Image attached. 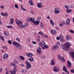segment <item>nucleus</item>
<instances>
[{"mask_svg": "<svg viewBox=\"0 0 74 74\" xmlns=\"http://www.w3.org/2000/svg\"><path fill=\"white\" fill-rule=\"evenodd\" d=\"M37 54L38 55H41L42 53V51L41 50H39L38 49H37Z\"/></svg>", "mask_w": 74, "mask_h": 74, "instance_id": "obj_13", "label": "nucleus"}, {"mask_svg": "<svg viewBox=\"0 0 74 74\" xmlns=\"http://www.w3.org/2000/svg\"><path fill=\"white\" fill-rule=\"evenodd\" d=\"M11 65L12 66L14 67H17V66H16V64L12 63L11 64Z\"/></svg>", "mask_w": 74, "mask_h": 74, "instance_id": "obj_33", "label": "nucleus"}, {"mask_svg": "<svg viewBox=\"0 0 74 74\" xmlns=\"http://www.w3.org/2000/svg\"><path fill=\"white\" fill-rule=\"evenodd\" d=\"M60 38L59 37H57L56 38V39L57 40H60V41L62 42H65V40H64V37H63V36L62 34H60Z\"/></svg>", "mask_w": 74, "mask_h": 74, "instance_id": "obj_2", "label": "nucleus"}, {"mask_svg": "<svg viewBox=\"0 0 74 74\" xmlns=\"http://www.w3.org/2000/svg\"><path fill=\"white\" fill-rule=\"evenodd\" d=\"M6 27L8 28H9V29H10V28H12V29H14V27H13L12 26V25L6 26Z\"/></svg>", "mask_w": 74, "mask_h": 74, "instance_id": "obj_36", "label": "nucleus"}, {"mask_svg": "<svg viewBox=\"0 0 74 74\" xmlns=\"http://www.w3.org/2000/svg\"><path fill=\"white\" fill-rule=\"evenodd\" d=\"M71 72L72 73H74V69H71Z\"/></svg>", "mask_w": 74, "mask_h": 74, "instance_id": "obj_49", "label": "nucleus"}, {"mask_svg": "<svg viewBox=\"0 0 74 74\" xmlns=\"http://www.w3.org/2000/svg\"><path fill=\"white\" fill-rule=\"evenodd\" d=\"M71 43L69 42H67L66 43H65L64 45H62L61 46V48L63 49V50H67L71 46Z\"/></svg>", "mask_w": 74, "mask_h": 74, "instance_id": "obj_1", "label": "nucleus"}, {"mask_svg": "<svg viewBox=\"0 0 74 74\" xmlns=\"http://www.w3.org/2000/svg\"><path fill=\"white\" fill-rule=\"evenodd\" d=\"M40 27H43V24L41 22L40 24Z\"/></svg>", "mask_w": 74, "mask_h": 74, "instance_id": "obj_39", "label": "nucleus"}, {"mask_svg": "<svg viewBox=\"0 0 74 74\" xmlns=\"http://www.w3.org/2000/svg\"><path fill=\"white\" fill-rule=\"evenodd\" d=\"M30 18H26V20L27 22L28 23H29V22L30 21Z\"/></svg>", "mask_w": 74, "mask_h": 74, "instance_id": "obj_32", "label": "nucleus"}, {"mask_svg": "<svg viewBox=\"0 0 74 74\" xmlns=\"http://www.w3.org/2000/svg\"><path fill=\"white\" fill-rule=\"evenodd\" d=\"M30 12L32 14H34V12L33 11L31 10Z\"/></svg>", "mask_w": 74, "mask_h": 74, "instance_id": "obj_56", "label": "nucleus"}, {"mask_svg": "<svg viewBox=\"0 0 74 74\" xmlns=\"http://www.w3.org/2000/svg\"><path fill=\"white\" fill-rule=\"evenodd\" d=\"M70 32L71 33L73 34L74 33V31L72 29H71L70 30Z\"/></svg>", "mask_w": 74, "mask_h": 74, "instance_id": "obj_45", "label": "nucleus"}, {"mask_svg": "<svg viewBox=\"0 0 74 74\" xmlns=\"http://www.w3.org/2000/svg\"><path fill=\"white\" fill-rule=\"evenodd\" d=\"M16 22L18 25H19V27H20L21 28V26L23 25V22L17 19L16 20Z\"/></svg>", "mask_w": 74, "mask_h": 74, "instance_id": "obj_4", "label": "nucleus"}, {"mask_svg": "<svg viewBox=\"0 0 74 74\" xmlns=\"http://www.w3.org/2000/svg\"><path fill=\"white\" fill-rule=\"evenodd\" d=\"M27 71V70H26V69H23L21 70V72L23 73H26Z\"/></svg>", "mask_w": 74, "mask_h": 74, "instance_id": "obj_26", "label": "nucleus"}, {"mask_svg": "<svg viewBox=\"0 0 74 74\" xmlns=\"http://www.w3.org/2000/svg\"><path fill=\"white\" fill-rule=\"evenodd\" d=\"M29 25V24L28 23H26L25 24V25H21V28L23 29V28H24L26 27V26H27Z\"/></svg>", "mask_w": 74, "mask_h": 74, "instance_id": "obj_17", "label": "nucleus"}, {"mask_svg": "<svg viewBox=\"0 0 74 74\" xmlns=\"http://www.w3.org/2000/svg\"><path fill=\"white\" fill-rule=\"evenodd\" d=\"M26 67L27 70L30 69L31 67H32V65L30 64V63L29 62H28L27 61H26Z\"/></svg>", "mask_w": 74, "mask_h": 74, "instance_id": "obj_6", "label": "nucleus"}, {"mask_svg": "<svg viewBox=\"0 0 74 74\" xmlns=\"http://www.w3.org/2000/svg\"><path fill=\"white\" fill-rule=\"evenodd\" d=\"M0 38L2 40H3V41H4V37H3V36H1Z\"/></svg>", "mask_w": 74, "mask_h": 74, "instance_id": "obj_40", "label": "nucleus"}, {"mask_svg": "<svg viewBox=\"0 0 74 74\" xmlns=\"http://www.w3.org/2000/svg\"><path fill=\"white\" fill-rule=\"evenodd\" d=\"M34 23L35 26H36L37 25H39V23H40V21H34Z\"/></svg>", "mask_w": 74, "mask_h": 74, "instance_id": "obj_15", "label": "nucleus"}, {"mask_svg": "<svg viewBox=\"0 0 74 74\" xmlns=\"http://www.w3.org/2000/svg\"><path fill=\"white\" fill-rule=\"evenodd\" d=\"M41 19V17L39 16L37 17V19L38 21H40Z\"/></svg>", "mask_w": 74, "mask_h": 74, "instance_id": "obj_44", "label": "nucleus"}, {"mask_svg": "<svg viewBox=\"0 0 74 74\" xmlns=\"http://www.w3.org/2000/svg\"><path fill=\"white\" fill-rule=\"evenodd\" d=\"M4 34L5 36H7V37H9L10 36V34L8 32H6V31L4 32Z\"/></svg>", "mask_w": 74, "mask_h": 74, "instance_id": "obj_16", "label": "nucleus"}, {"mask_svg": "<svg viewBox=\"0 0 74 74\" xmlns=\"http://www.w3.org/2000/svg\"><path fill=\"white\" fill-rule=\"evenodd\" d=\"M51 66H54L55 64V61L53 59L51 60Z\"/></svg>", "mask_w": 74, "mask_h": 74, "instance_id": "obj_21", "label": "nucleus"}, {"mask_svg": "<svg viewBox=\"0 0 74 74\" xmlns=\"http://www.w3.org/2000/svg\"><path fill=\"white\" fill-rule=\"evenodd\" d=\"M42 42H40L39 43V46H41V45H42Z\"/></svg>", "mask_w": 74, "mask_h": 74, "instance_id": "obj_55", "label": "nucleus"}, {"mask_svg": "<svg viewBox=\"0 0 74 74\" xmlns=\"http://www.w3.org/2000/svg\"><path fill=\"white\" fill-rule=\"evenodd\" d=\"M8 42L9 44H12V42L11 40H9L8 41Z\"/></svg>", "mask_w": 74, "mask_h": 74, "instance_id": "obj_51", "label": "nucleus"}, {"mask_svg": "<svg viewBox=\"0 0 74 74\" xmlns=\"http://www.w3.org/2000/svg\"><path fill=\"white\" fill-rule=\"evenodd\" d=\"M10 73L12 74H15L16 73V71H10Z\"/></svg>", "mask_w": 74, "mask_h": 74, "instance_id": "obj_30", "label": "nucleus"}, {"mask_svg": "<svg viewBox=\"0 0 74 74\" xmlns=\"http://www.w3.org/2000/svg\"><path fill=\"white\" fill-rule=\"evenodd\" d=\"M26 56H28V57H29V58H31L33 56V54L32 53H26Z\"/></svg>", "mask_w": 74, "mask_h": 74, "instance_id": "obj_14", "label": "nucleus"}, {"mask_svg": "<svg viewBox=\"0 0 74 74\" xmlns=\"http://www.w3.org/2000/svg\"><path fill=\"white\" fill-rule=\"evenodd\" d=\"M56 29L57 30H59V28H58V27H56Z\"/></svg>", "mask_w": 74, "mask_h": 74, "instance_id": "obj_63", "label": "nucleus"}, {"mask_svg": "<svg viewBox=\"0 0 74 74\" xmlns=\"http://www.w3.org/2000/svg\"><path fill=\"white\" fill-rule=\"evenodd\" d=\"M1 15L3 16H5V13H1Z\"/></svg>", "mask_w": 74, "mask_h": 74, "instance_id": "obj_52", "label": "nucleus"}, {"mask_svg": "<svg viewBox=\"0 0 74 74\" xmlns=\"http://www.w3.org/2000/svg\"><path fill=\"white\" fill-rule=\"evenodd\" d=\"M4 48H5L7 49V50L8 49L7 48V47L6 46H4Z\"/></svg>", "mask_w": 74, "mask_h": 74, "instance_id": "obj_64", "label": "nucleus"}, {"mask_svg": "<svg viewBox=\"0 0 74 74\" xmlns=\"http://www.w3.org/2000/svg\"><path fill=\"white\" fill-rule=\"evenodd\" d=\"M59 45H60V42H58L56 45L51 47V49L52 50H55V49H58L59 47Z\"/></svg>", "mask_w": 74, "mask_h": 74, "instance_id": "obj_5", "label": "nucleus"}, {"mask_svg": "<svg viewBox=\"0 0 74 74\" xmlns=\"http://www.w3.org/2000/svg\"><path fill=\"white\" fill-rule=\"evenodd\" d=\"M62 25H64L65 24V22L64 21H62Z\"/></svg>", "mask_w": 74, "mask_h": 74, "instance_id": "obj_61", "label": "nucleus"}, {"mask_svg": "<svg viewBox=\"0 0 74 74\" xmlns=\"http://www.w3.org/2000/svg\"><path fill=\"white\" fill-rule=\"evenodd\" d=\"M20 57L22 60H25V58H24V57L23 56H20Z\"/></svg>", "mask_w": 74, "mask_h": 74, "instance_id": "obj_37", "label": "nucleus"}, {"mask_svg": "<svg viewBox=\"0 0 74 74\" xmlns=\"http://www.w3.org/2000/svg\"><path fill=\"white\" fill-rule=\"evenodd\" d=\"M20 67H24V66H25V65H24V64H20Z\"/></svg>", "mask_w": 74, "mask_h": 74, "instance_id": "obj_46", "label": "nucleus"}, {"mask_svg": "<svg viewBox=\"0 0 74 74\" xmlns=\"http://www.w3.org/2000/svg\"><path fill=\"white\" fill-rule=\"evenodd\" d=\"M67 67L68 68H71L72 67V65L71 64V63L70 61L69 60L67 62Z\"/></svg>", "mask_w": 74, "mask_h": 74, "instance_id": "obj_9", "label": "nucleus"}, {"mask_svg": "<svg viewBox=\"0 0 74 74\" xmlns=\"http://www.w3.org/2000/svg\"><path fill=\"white\" fill-rule=\"evenodd\" d=\"M14 6L15 7V8H17V9H18V5H17V4H16Z\"/></svg>", "mask_w": 74, "mask_h": 74, "instance_id": "obj_42", "label": "nucleus"}, {"mask_svg": "<svg viewBox=\"0 0 74 74\" xmlns=\"http://www.w3.org/2000/svg\"><path fill=\"white\" fill-rule=\"evenodd\" d=\"M8 57V55L7 53H5V54L3 56V59H6Z\"/></svg>", "mask_w": 74, "mask_h": 74, "instance_id": "obj_20", "label": "nucleus"}, {"mask_svg": "<svg viewBox=\"0 0 74 74\" xmlns=\"http://www.w3.org/2000/svg\"><path fill=\"white\" fill-rule=\"evenodd\" d=\"M70 19L69 18H68L66 20V23L67 25H68L69 24H70Z\"/></svg>", "mask_w": 74, "mask_h": 74, "instance_id": "obj_19", "label": "nucleus"}, {"mask_svg": "<svg viewBox=\"0 0 74 74\" xmlns=\"http://www.w3.org/2000/svg\"><path fill=\"white\" fill-rule=\"evenodd\" d=\"M32 42L34 44H36L37 43L36 42H34V41H33Z\"/></svg>", "mask_w": 74, "mask_h": 74, "instance_id": "obj_54", "label": "nucleus"}, {"mask_svg": "<svg viewBox=\"0 0 74 74\" xmlns=\"http://www.w3.org/2000/svg\"><path fill=\"white\" fill-rule=\"evenodd\" d=\"M10 22H9V23L11 24L12 25L14 23V19L13 18H11L10 19Z\"/></svg>", "mask_w": 74, "mask_h": 74, "instance_id": "obj_23", "label": "nucleus"}, {"mask_svg": "<svg viewBox=\"0 0 74 74\" xmlns=\"http://www.w3.org/2000/svg\"><path fill=\"white\" fill-rule=\"evenodd\" d=\"M41 46L43 49H45L44 47H44V44H43V43H42V45H41Z\"/></svg>", "mask_w": 74, "mask_h": 74, "instance_id": "obj_41", "label": "nucleus"}, {"mask_svg": "<svg viewBox=\"0 0 74 74\" xmlns=\"http://www.w3.org/2000/svg\"><path fill=\"white\" fill-rule=\"evenodd\" d=\"M37 33H34V36H37Z\"/></svg>", "mask_w": 74, "mask_h": 74, "instance_id": "obj_62", "label": "nucleus"}, {"mask_svg": "<svg viewBox=\"0 0 74 74\" xmlns=\"http://www.w3.org/2000/svg\"><path fill=\"white\" fill-rule=\"evenodd\" d=\"M8 14L6 13H5V16L6 17H7V16H8Z\"/></svg>", "mask_w": 74, "mask_h": 74, "instance_id": "obj_47", "label": "nucleus"}, {"mask_svg": "<svg viewBox=\"0 0 74 74\" xmlns=\"http://www.w3.org/2000/svg\"><path fill=\"white\" fill-rule=\"evenodd\" d=\"M44 47H45L44 48H45V49H47L48 48H49V46H48V45H44Z\"/></svg>", "mask_w": 74, "mask_h": 74, "instance_id": "obj_35", "label": "nucleus"}, {"mask_svg": "<svg viewBox=\"0 0 74 74\" xmlns=\"http://www.w3.org/2000/svg\"><path fill=\"white\" fill-rule=\"evenodd\" d=\"M59 25L60 26V27H62V26H63V24H62L60 23L59 24Z\"/></svg>", "mask_w": 74, "mask_h": 74, "instance_id": "obj_58", "label": "nucleus"}, {"mask_svg": "<svg viewBox=\"0 0 74 74\" xmlns=\"http://www.w3.org/2000/svg\"><path fill=\"white\" fill-rule=\"evenodd\" d=\"M65 8H66L67 9V10H68V9H69V8H68L69 6H67V5H65Z\"/></svg>", "mask_w": 74, "mask_h": 74, "instance_id": "obj_48", "label": "nucleus"}, {"mask_svg": "<svg viewBox=\"0 0 74 74\" xmlns=\"http://www.w3.org/2000/svg\"><path fill=\"white\" fill-rule=\"evenodd\" d=\"M70 55L73 58H74V53L73 51H71L70 53Z\"/></svg>", "mask_w": 74, "mask_h": 74, "instance_id": "obj_22", "label": "nucleus"}, {"mask_svg": "<svg viewBox=\"0 0 74 74\" xmlns=\"http://www.w3.org/2000/svg\"><path fill=\"white\" fill-rule=\"evenodd\" d=\"M28 60L30 61L31 62H33V60H34V58H31L28 59Z\"/></svg>", "mask_w": 74, "mask_h": 74, "instance_id": "obj_28", "label": "nucleus"}, {"mask_svg": "<svg viewBox=\"0 0 74 74\" xmlns=\"http://www.w3.org/2000/svg\"><path fill=\"white\" fill-rule=\"evenodd\" d=\"M50 22L51 25H52V26H54V25H55V24H54V23H53V22L52 21V20H50Z\"/></svg>", "mask_w": 74, "mask_h": 74, "instance_id": "obj_31", "label": "nucleus"}, {"mask_svg": "<svg viewBox=\"0 0 74 74\" xmlns=\"http://www.w3.org/2000/svg\"><path fill=\"white\" fill-rule=\"evenodd\" d=\"M37 7H38V8H41V7H44L43 5H42L41 4H40V3H37Z\"/></svg>", "mask_w": 74, "mask_h": 74, "instance_id": "obj_24", "label": "nucleus"}, {"mask_svg": "<svg viewBox=\"0 0 74 74\" xmlns=\"http://www.w3.org/2000/svg\"><path fill=\"white\" fill-rule=\"evenodd\" d=\"M0 7L1 9H3L4 8V7L3 6H0Z\"/></svg>", "mask_w": 74, "mask_h": 74, "instance_id": "obj_57", "label": "nucleus"}, {"mask_svg": "<svg viewBox=\"0 0 74 74\" xmlns=\"http://www.w3.org/2000/svg\"><path fill=\"white\" fill-rule=\"evenodd\" d=\"M63 71H65L66 73H67L68 74H69V71L67 70V68H66V66H63Z\"/></svg>", "mask_w": 74, "mask_h": 74, "instance_id": "obj_11", "label": "nucleus"}, {"mask_svg": "<svg viewBox=\"0 0 74 74\" xmlns=\"http://www.w3.org/2000/svg\"><path fill=\"white\" fill-rule=\"evenodd\" d=\"M21 10H22L23 11H26V9H24L23 7V6H22V5L21 4Z\"/></svg>", "mask_w": 74, "mask_h": 74, "instance_id": "obj_29", "label": "nucleus"}, {"mask_svg": "<svg viewBox=\"0 0 74 74\" xmlns=\"http://www.w3.org/2000/svg\"><path fill=\"white\" fill-rule=\"evenodd\" d=\"M72 11V10L71 9L70 10H66V12H67V13H70Z\"/></svg>", "mask_w": 74, "mask_h": 74, "instance_id": "obj_34", "label": "nucleus"}, {"mask_svg": "<svg viewBox=\"0 0 74 74\" xmlns=\"http://www.w3.org/2000/svg\"><path fill=\"white\" fill-rule=\"evenodd\" d=\"M2 70H3V69L2 68H0V73L2 71Z\"/></svg>", "mask_w": 74, "mask_h": 74, "instance_id": "obj_60", "label": "nucleus"}, {"mask_svg": "<svg viewBox=\"0 0 74 74\" xmlns=\"http://www.w3.org/2000/svg\"><path fill=\"white\" fill-rule=\"evenodd\" d=\"M13 71H16V68H14V70Z\"/></svg>", "mask_w": 74, "mask_h": 74, "instance_id": "obj_59", "label": "nucleus"}, {"mask_svg": "<svg viewBox=\"0 0 74 74\" xmlns=\"http://www.w3.org/2000/svg\"><path fill=\"white\" fill-rule=\"evenodd\" d=\"M13 45L14 46H15L16 45V47H17V48H18L19 49H22V47L21 46L20 44L17 43L14 41H13Z\"/></svg>", "mask_w": 74, "mask_h": 74, "instance_id": "obj_3", "label": "nucleus"}, {"mask_svg": "<svg viewBox=\"0 0 74 74\" xmlns=\"http://www.w3.org/2000/svg\"><path fill=\"white\" fill-rule=\"evenodd\" d=\"M29 3L30 5H34V3L32 1H29Z\"/></svg>", "mask_w": 74, "mask_h": 74, "instance_id": "obj_25", "label": "nucleus"}, {"mask_svg": "<svg viewBox=\"0 0 74 74\" xmlns=\"http://www.w3.org/2000/svg\"><path fill=\"white\" fill-rule=\"evenodd\" d=\"M38 34H41L43 36V33H42V32H41V31H40L38 32Z\"/></svg>", "mask_w": 74, "mask_h": 74, "instance_id": "obj_43", "label": "nucleus"}, {"mask_svg": "<svg viewBox=\"0 0 74 74\" xmlns=\"http://www.w3.org/2000/svg\"><path fill=\"white\" fill-rule=\"evenodd\" d=\"M43 36L44 37H45V38H48V36L47 35H45Z\"/></svg>", "mask_w": 74, "mask_h": 74, "instance_id": "obj_53", "label": "nucleus"}, {"mask_svg": "<svg viewBox=\"0 0 74 74\" xmlns=\"http://www.w3.org/2000/svg\"><path fill=\"white\" fill-rule=\"evenodd\" d=\"M16 40L17 41H18V42H21V39H20V38H16Z\"/></svg>", "mask_w": 74, "mask_h": 74, "instance_id": "obj_38", "label": "nucleus"}, {"mask_svg": "<svg viewBox=\"0 0 74 74\" xmlns=\"http://www.w3.org/2000/svg\"><path fill=\"white\" fill-rule=\"evenodd\" d=\"M51 33L53 34H56V32L55 30H53L51 31Z\"/></svg>", "mask_w": 74, "mask_h": 74, "instance_id": "obj_27", "label": "nucleus"}, {"mask_svg": "<svg viewBox=\"0 0 74 74\" xmlns=\"http://www.w3.org/2000/svg\"><path fill=\"white\" fill-rule=\"evenodd\" d=\"M55 11H54V12H55V14H59V13H60V12H59V8H56L55 9Z\"/></svg>", "mask_w": 74, "mask_h": 74, "instance_id": "obj_12", "label": "nucleus"}, {"mask_svg": "<svg viewBox=\"0 0 74 74\" xmlns=\"http://www.w3.org/2000/svg\"><path fill=\"white\" fill-rule=\"evenodd\" d=\"M66 39L67 41L72 39V37L70 36L67 35L66 36Z\"/></svg>", "mask_w": 74, "mask_h": 74, "instance_id": "obj_10", "label": "nucleus"}, {"mask_svg": "<svg viewBox=\"0 0 74 74\" xmlns=\"http://www.w3.org/2000/svg\"><path fill=\"white\" fill-rule=\"evenodd\" d=\"M46 57L45 56H42V59H45V58H46Z\"/></svg>", "mask_w": 74, "mask_h": 74, "instance_id": "obj_50", "label": "nucleus"}, {"mask_svg": "<svg viewBox=\"0 0 74 74\" xmlns=\"http://www.w3.org/2000/svg\"><path fill=\"white\" fill-rule=\"evenodd\" d=\"M35 21V18H30V21L32 23H34Z\"/></svg>", "mask_w": 74, "mask_h": 74, "instance_id": "obj_18", "label": "nucleus"}, {"mask_svg": "<svg viewBox=\"0 0 74 74\" xmlns=\"http://www.w3.org/2000/svg\"><path fill=\"white\" fill-rule=\"evenodd\" d=\"M58 58L59 59V60H61L62 62H64L66 61V60L64 58V57H61L60 55H59L58 56Z\"/></svg>", "mask_w": 74, "mask_h": 74, "instance_id": "obj_7", "label": "nucleus"}, {"mask_svg": "<svg viewBox=\"0 0 74 74\" xmlns=\"http://www.w3.org/2000/svg\"><path fill=\"white\" fill-rule=\"evenodd\" d=\"M53 71L55 72H59L60 71V69L58 68L57 66H55L53 68Z\"/></svg>", "mask_w": 74, "mask_h": 74, "instance_id": "obj_8", "label": "nucleus"}]
</instances>
